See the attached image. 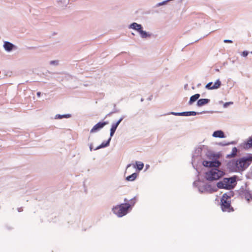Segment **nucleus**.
<instances>
[{
  "mask_svg": "<svg viewBox=\"0 0 252 252\" xmlns=\"http://www.w3.org/2000/svg\"><path fill=\"white\" fill-rule=\"evenodd\" d=\"M220 162L218 160H204L202 162V164L203 165V166L209 167H219L220 165Z\"/></svg>",
  "mask_w": 252,
  "mask_h": 252,
  "instance_id": "6",
  "label": "nucleus"
},
{
  "mask_svg": "<svg viewBox=\"0 0 252 252\" xmlns=\"http://www.w3.org/2000/svg\"><path fill=\"white\" fill-rule=\"evenodd\" d=\"M139 33L140 34L142 38H146L148 36H150V35L148 34L145 31H143L142 29L140 30Z\"/></svg>",
  "mask_w": 252,
  "mask_h": 252,
  "instance_id": "20",
  "label": "nucleus"
},
{
  "mask_svg": "<svg viewBox=\"0 0 252 252\" xmlns=\"http://www.w3.org/2000/svg\"><path fill=\"white\" fill-rule=\"evenodd\" d=\"M210 101V99L207 98H202L198 100L197 104L198 106H202L207 103Z\"/></svg>",
  "mask_w": 252,
  "mask_h": 252,
  "instance_id": "13",
  "label": "nucleus"
},
{
  "mask_svg": "<svg viewBox=\"0 0 252 252\" xmlns=\"http://www.w3.org/2000/svg\"><path fill=\"white\" fill-rule=\"evenodd\" d=\"M137 174L135 173H133L131 175L127 176L126 178L127 181H134L137 177Z\"/></svg>",
  "mask_w": 252,
  "mask_h": 252,
  "instance_id": "19",
  "label": "nucleus"
},
{
  "mask_svg": "<svg viewBox=\"0 0 252 252\" xmlns=\"http://www.w3.org/2000/svg\"><path fill=\"white\" fill-rule=\"evenodd\" d=\"M235 182L236 178L235 177L224 178L222 181L219 182L217 183V187L219 189H230L233 188V185Z\"/></svg>",
  "mask_w": 252,
  "mask_h": 252,
  "instance_id": "5",
  "label": "nucleus"
},
{
  "mask_svg": "<svg viewBox=\"0 0 252 252\" xmlns=\"http://www.w3.org/2000/svg\"><path fill=\"white\" fill-rule=\"evenodd\" d=\"M127 201V200L126 199H125V202H126Z\"/></svg>",
  "mask_w": 252,
  "mask_h": 252,
  "instance_id": "29",
  "label": "nucleus"
},
{
  "mask_svg": "<svg viewBox=\"0 0 252 252\" xmlns=\"http://www.w3.org/2000/svg\"><path fill=\"white\" fill-rule=\"evenodd\" d=\"M108 124V122H100L95 125L91 129V133H95L97 131H99L102 128H103L105 126Z\"/></svg>",
  "mask_w": 252,
  "mask_h": 252,
  "instance_id": "7",
  "label": "nucleus"
},
{
  "mask_svg": "<svg viewBox=\"0 0 252 252\" xmlns=\"http://www.w3.org/2000/svg\"><path fill=\"white\" fill-rule=\"evenodd\" d=\"M213 136L215 137L224 138L225 135L223 132L221 130H217L213 133Z\"/></svg>",
  "mask_w": 252,
  "mask_h": 252,
  "instance_id": "12",
  "label": "nucleus"
},
{
  "mask_svg": "<svg viewBox=\"0 0 252 252\" xmlns=\"http://www.w3.org/2000/svg\"><path fill=\"white\" fill-rule=\"evenodd\" d=\"M196 114H197V113L194 111H189V112H182V113H179L176 114V115H179V116H191V115L195 116L196 115Z\"/></svg>",
  "mask_w": 252,
  "mask_h": 252,
  "instance_id": "15",
  "label": "nucleus"
},
{
  "mask_svg": "<svg viewBox=\"0 0 252 252\" xmlns=\"http://www.w3.org/2000/svg\"><path fill=\"white\" fill-rule=\"evenodd\" d=\"M242 195L248 201L252 200V191L249 190L245 189L242 191Z\"/></svg>",
  "mask_w": 252,
  "mask_h": 252,
  "instance_id": "8",
  "label": "nucleus"
},
{
  "mask_svg": "<svg viewBox=\"0 0 252 252\" xmlns=\"http://www.w3.org/2000/svg\"><path fill=\"white\" fill-rule=\"evenodd\" d=\"M238 153V149L236 147H233L232 149L231 154H228L226 156L227 158H232L236 156Z\"/></svg>",
  "mask_w": 252,
  "mask_h": 252,
  "instance_id": "14",
  "label": "nucleus"
},
{
  "mask_svg": "<svg viewBox=\"0 0 252 252\" xmlns=\"http://www.w3.org/2000/svg\"><path fill=\"white\" fill-rule=\"evenodd\" d=\"M212 84V82L208 83L206 86V88L209 90H213L214 89L212 88L213 86Z\"/></svg>",
  "mask_w": 252,
  "mask_h": 252,
  "instance_id": "23",
  "label": "nucleus"
},
{
  "mask_svg": "<svg viewBox=\"0 0 252 252\" xmlns=\"http://www.w3.org/2000/svg\"><path fill=\"white\" fill-rule=\"evenodd\" d=\"M122 120H123V118H121L116 123L113 124L112 125V127L110 129V134L111 138L113 136L118 126H119V125L120 124L121 122L122 121Z\"/></svg>",
  "mask_w": 252,
  "mask_h": 252,
  "instance_id": "9",
  "label": "nucleus"
},
{
  "mask_svg": "<svg viewBox=\"0 0 252 252\" xmlns=\"http://www.w3.org/2000/svg\"><path fill=\"white\" fill-rule=\"evenodd\" d=\"M249 53L248 51H243L242 53V55L243 56V57H247Z\"/></svg>",
  "mask_w": 252,
  "mask_h": 252,
  "instance_id": "25",
  "label": "nucleus"
},
{
  "mask_svg": "<svg viewBox=\"0 0 252 252\" xmlns=\"http://www.w3.org/2000/svg\"><path fill=\"white\" fill-rule=\"evenodd\" d=\"M224 174L223 171L219 170L217 167H214L205 173V178L209 181L218 180L222 177Z\"/></svg>",
  "mask_w": 252,
  "mask_h": 252,
  "instance_id": "3",
  "label": "nucleus"
},
{
  "mask_svg": "<svg viewBox=\"0 0 252 252\" xmlns=\"http://www.w3.org/2000/svg\"><path fill=\"white\" fill-rule=\"evenodd\" d=\"M70 117V115H59L58 116V118H60V119H62L63 118H68Z\"/></svg>",
  "mask_w": 252,
  "mask_h": 252,
  "instance_id": "24",
  "label": "nucleus"
},
{
  "mask_svg": "<svg viewBox=\"0 0 252 252\" xmlns=\"http://www.w3.org/2000/svg\"><path fill=\"white\" fill-rule=\"evenodd\" d=\"M40 95H41V93L40 92H37V95L38 96V97H40Z\"/></svg>",
  "mask_w": 252,
  "mask_h": 252,
  "instance_id": "27",
  "label": "nucleus"
},
{
  "mask_svg": "<svg viewBox=\"0 0 252 252\" xmlns=\"http://www.w3.org/2000/svg\"><path fill=\"white\" fill-rule=\"evenodd\" d=\"M111 139V137H110L109 139L106 142H103L101 145H100L98 147H97L95 149V150L104 148V147L108 146L109 145Z\"/></svg>",
  "mask_w": 252,
  "mask_h": 252,
  "instance_id": "18",
  "label": "nucleus"
},
{
  "mask_svg": "<svg viewBox=\"0 0 252 252\" xmlns=\"http://www.w3.org/2000/svg\"><path fill=\"white\" fill-rule=\"evenodd\" d=\"M136 165L137 169L139 170H141L144 167V164L140 161H137L136 162Z\"/></svg>",
  "mask_w": 252,
  "mask_h": 252,
  "instance_id": "22",
  "label": "nucleus"
},
{
  "mask_svg": "<svg viewBox=\"0 0 252 252\" xmlns=\"http://www.w3.org/2000/svg\"><path fill=\"white\" fill-rule=\"evenodd\" d=\"M221 85V82L219 80H218L215 84L212 86V88L214 89H216L220 87Z\"/></svg>",
  "mask_w": 252,
  "mask_h": 252,
  "instance_id": "21",
  "label": "nucleus"
},
{
  "mask_svg": "<svg viewBox=\"0 0 252 252\" xmlns=\"http://www.w3.org/2000/svg\"><path fill=\"white\" fill-rule=\"evenodd\" d=\"M200 97V94H196L192 96H191L190 98L189 101V104H192L194 102L197 100L199 97Z\"/></svg>",
  "mask_w": 252,
  "mask_h": 252,
  "instance_id": "16",
  "label": "nucleus"
},
{
  "mask_svg": "<svg viewBox=\"0 0 252 252\" xmlns=\"http://www.w3.org/2000/svg\"><path fill=\"white\" fill-rule=\"evenodd\" d=\"M226 105H228V103H225L224 105H225V106H226Z\"/></svg>",
  "mask_w": 252,
  "mask_h": 252,
  "instance_id": "28",
  "label": "nucleus"
},
{
  "mask_svg": "<svg viewBox=\"0 0 252 252\" xmlns=\"http://www.w3.org/2000/svg\"><path fill=\"white\" fill-rule=\"evenodd\" d=\"M13 47V45L9 42H5L4 44V49L8 51H11Z\"/></svg>",
  "mask_w": 252,
  "mask_h": 252,
  "instance_id": "17",
  "label": "nucleus"
},
{
  "mask_svg": "<svg viewBox=\"0 0 252 252\" xmlns=\"http://www.w3.org/2000/svg\"><path fill=\"white\" fill-rule=\"evenodd\" d=\"M135 203V199H131L130 200V204L125 203L117 205L113 208L112 210L117 216L122 217L127 213L128 209L131 206H133Z\"/></svg>",
  "mask_w": 252,
  "mask_h": 252,
  "instance_id": "2",
  "label": "nucleus"
},
{
  "mask_svg": "<svg viewBox=\"0 0 252 252\" xmlns=\"http://www.w3.org/2000/svg\"><path fill=\"white\" fill-rule=\"evenodd\" d=\"M220 205L223 212L230 213L234 211L231 204V197L226 193L223 194L221 197Z\"/></svg>",
  "mask_w": 252,
  "mask_h": 252,
  "instance_id": "4",
  "label": "nucleus"
},
{
  "mask_svg": "<svg viewBox=\"0 0 252 252\" xmlns=\"http://www.w3.org/2000/svg\"><path fill=\"white\" fill-rule=\"evenodd\" d=\"M129 28L134 29L137 32H139L140 30L142 29V27L141 25L138 24L136 23H133L129 26Z\"/></svg>",
  "mask_w": 252,
  "mask_h": 252,
  "instance_id": "11",
  "label": "nucleus"
},
{
  "mask_svg": "<svg viewBox=\"0 0 252 252\" xmlns=\"http://www.w3.org/2000/svg\"><path fill=\"white\" fill-rule=\"evenodd\" d=\"M224 42L225 43H232V40H227V39H226V40H224Z\"/></svg>",
  "mask_w": 252,
  "mask_h": 252,
  "instance_id": "26",
  "label": "nucleus"
},
{
  "mask_svg": "<svg viewBox=\"0 0 252 252\" xmlns=\"http://www.w3.org/2000/svg\"><path fill=\"white\" fill-rule=\"evenodd\" d=\"M252 162V155L247 158H242L237 160H232L228 163V167L233 171L241 172L245 170Z\"/></svg>",
  "mask_w": 252,
  "mask_h": 252,
  "instance_id": "1",
  "label": "nucleus"
},
{
  "mask_svg": "<svg viewBox=\"0 0 252 252\" xmlns=\"http://www.w3.org/2000/svg\"><path fill=\"white\" fill-rule=\"evenodd\" d=\"M243 147L246 149L252 148V136L249 137L246 142L243 143Z\"/></svg>",
  "mask_w": 252,
  "mask_h": 252,
  "instance_id": "10",
  "label": "nucleus"
}]
</instances>
